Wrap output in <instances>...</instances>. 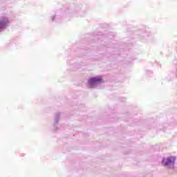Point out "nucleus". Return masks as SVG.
<instances>
[{
  "instance_id": "f257e3e1",
  "label": "nucleus",
  "mask_w": 177,
  "mask_h": 177,
  "mask_svg": "<svg viewBox=\"0 0 177 177\" xmlns=\"http://www.w3.org/2000/svg\"><path fill=\"white\" fill-rule=\"evenodd\" d=\"M176 158L174 156H169L167 158H164L162 160V164L164 167H169V165H172V164H175V161Z\"/></svg>"
},
{
  "instance_id": "7ed1b4c3",
  "label": "nucleus",
  "mask_w": 177,
  "mask_h": 177,
  "mask_svg": "<svg viewBox=\"0 0 177 177\" xmlns=\"http://www.w3.org/2000/svg\"><path fill=\"white\" fill-rule=\"evenodd\" d=\"M8 23H9V21L6 18H3V19H1L0 30H1V28H3V27H5V26H6V24H8Z\"/></svg>"
},
{
  "instance_id": "f03ea898",
  "label": "nucleus",
  "mask_w": 177,
  "mask_h": 177,
  "mask_svg": "<svg viewBox=\"0 0 177 177\" xmlns=\"http://www.w3.org/2000/svg\"><path fill=\"white\" fill-rule=\"evenodd\" d=\"M97 82H102V77H91L88 80V84L90 85H93L95 84H97Z\"/></svg>"
}]
</instances>
